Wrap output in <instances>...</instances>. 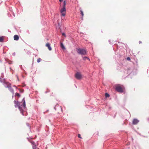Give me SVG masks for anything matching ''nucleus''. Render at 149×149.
<instances>
[{
  "label": "nucleus",
  "mask_w": 149,
  "mask_h": 149,
  "mask_svg": "<svg viewBox=\"0 0 149 149\" xmlns=\"http://www.w3.org/2000/svg\"><path fill=\"white\" fill-rule=\"evenodd\" d=\"M124 88L123 86L122 85L117 84L116 86V89L118 92H123Z\"/></svg>",
  "instance_id": "f257e3e1"
},
{
  "label": "nucleus",
  "mask_w": 149,
  "mask_h": 149,
  "mask_svg": "<svg viewBox=\"0 0 149 149\" xmlns=\"http://www.w3.org/2000/svg\"><path fill=\"white\" fill-rule=\"evenodd\" d=\"M77 53L81 55H86L87 54L86 50L81 48L77 49Z\"/></svg>",
  "instance_id": "f03ea898"
},
{
  "label": "nucleus",
  "mask_w": 149,
  "mask_h": 149,
  "mask_svg": "<svg viewBox=\"0 0 149 149\" xmlns=\"http://www.w3.org/2000/svg\"><path fill=\"white\" fill-rule=\"evenodd\" d=\"M14 103L15 104V107H18L20 111L22 113L23 115H24V113H23V110L20 107V104H19L18 102L14 101Z\"/></svg>",
  "instance_id": "7ed1b4c3"
},
{
  "label": "nucleus",
  "mask_w": 149,
  "mask_h": 149,
  "mask_svg": "<svg viewBox=\"0 0 149 149\" xmlns=\"http://www.w3.org/2000/svg\"><path fill=\"white\" fill-rule=\"evenodd\" d=\"M75 77L77 79H80L82 78V75L80 73L77 72L75 74Z\"/></svg>",
  "instance_id": "20e7f679"
},
{
  "label": "nucleus",
  "mask_w": 149,
  "mask_h": 149,
  "mask_svg": "<svg viewBox=\"0 0 149 149\" xmlns=\"http://www.w3.org/2000/svg\"><path fill=\"white\" fill-rule=\"evenodd\" d=\"M66 8H63L61 9L60 12L61 13V15L64 16L65 15Z\"/></svg>",
  "instance_id": "39448f33"
},
{
  "label": "nucleus",
  "mask_w": 149,
  "mask_h": 149,
  "mask_svg": "<svg viewBox=\"0 0 149 149\" xmlns=\"http://www.w3.org/2000/svg\"><path fill=\"white\" fill-rule=\"evenodd\" d=\"M31 143L32 144L33 149H39L36 146L35 143L33 141H31Z\"/></svg>",
  "instance_id": "423d86ee"
},
{
  "label": "nucleus",
  "mask_w": 149,
  "mask_h": 149,
  "mask_svg": "<svg viewBox=\"0 0 149 149\" xmlns=\"http://www.w3.org/2000/svg\"><path fill=\"white\" fill-rule=\"evenodd\" d=\"M139 122V120L136 119H134L132 121V124L134 125L137 124Z\"/></svg>",
  "instance_id": "0eeeda50"
},
{
  "label": "nucleus",
  "mask_w": 149,
  "mask_h": 149,
  "mask_svg": "<svg viewBox=\"0 0 149 149\" xmlns=\"http://www.w3.org/2000/svg\"><path fill=\"white\" fill-rule=\"evenodd\" d=\"M46 46L48 47V49L49 51H51L52 49L50 46V44L48 43H46Z\"/></svg>",
  "instance_id": "6e6552de"
},
{
  "label": "nucleus",
  "mask_w": 149,
  "mask_h": 149,
  "mask_svg": "<svg viewBox=\"0 0 149 149\" xmlns=\"http://www.w3.org/2000/svg\"><path fill=\"white\" fill-rule=\"evenodd\" d=\"M11 86V85L9 83H8L7 84V87L9 89L11 90L13 92V89H12Z\"/></svg>",
  "instance_id": "1a4fd4ad"
},
{
  "label": "nucleus",
  "mask_w": 149,
  "mask_h": 149,
  "mask_svg": "<svg viewBox=\"0 0 149 149\" xmlns=\"http://www.w3.org/2000/svg\"><path fill=\"white\" fill-rule=\"evenodd\" d=\"M14 38L15 40H19V36L17 35H15L14 36Z\"/></svg>",
  "instance_id": "9d476101"
},
{
  "label": "nucleus",
  "mask_w": 149,
  "mask_h": 149,
  "mask_svg": "<svg viewBox=\"0 0 149 149\" xmlns=\"http://www.w3.org/2000/svg\"><path fill=\"white\" fill-rule=\"evenodd\" d=\"M23 101H24V102L23 103L22 105L24 108H26V104L24 98L23 99Z\"/></svg>",
  "instance_id": "9b49d317"
},
{
  "label": "nucleus",
  "mask_w": 149,
  "mask_h": 149,
  "mask_svg": "<svg viewBox=\"0 0 149 149\" xmlns=\"http://www.w3.org/2000/svg\"><path fill=\"white\" fill-rule=\"evenodd\" d=\"M79 10H80V12L81 13V15H82V18L84 15V14L83 13V11L81 10V8H79Z\"/></svg>",
  "instance_id": "f8f14e48"
},
{
  "label": "nucleus",
  "mask_w": 149,
  "mask_h": 149,
  "mask_svg": "<svg viewBox=\"0 0 149 149\" xmlns=\"http://www.w3.org/2000/svg\"><path fill=\"white\" fill-rule=\"evenodd\" d=\"M66 1H64L63 3V8H65V5H66Z\"/></svg>",
  "instance_id": "ddd939ff"
},
{
  "label": "nucleus",
  "mask_w": 149,
  "mask_h": 149,
  "mask_svg": "<svg viewBox=\"0 0 149 149\" xmlns=\"http://www.w3.org/2000/svg\"><path fill=\"white\" fill-rule=\"evenodd\" d=\"M61 46L62 48H63V49H65V47L63 45V44L62 43H61Z\"/></svg>",
  "instance_id": "4468645a"
},
{
  "label": "nucleus",
  "mask_w": 149,
  "mask_h": 149,
  "mask_svg": "<svg viewBox=\"0 0 149 149\" xmlns=\"http://www.w3.org/2000/svg\"><path fill=\"white\" fill-rule=\"evenodd\" d=\"M41 60H42V59H41L40 58H38L37 60V62H38V63H39L41 61Z\"/></svg>",
  "instance_id": "2eb2a0df"
},
{
  "label": "nucleus",
  "mask_w": 149,
  "mask_h": 149,
  "mask_svg": "<svg viewBox=\"0 0 149 149\" xmlns=\"http://www.w3.org/2000/svg\"><path fill=\"white\" fill-rule=\"evenodd\" d=\"M3 37H0V42H3Z\"/></svg>",
  "instance_id": "dca6fc26"
},
{
  "label": "nucleus",
  "mask_w": 149,
  "mask_h": 149,
  "mask_svg": "<svg viewBox=\"0 0 149 149\" xmlns=\"http://www.w3.org/2000/svg\"><path fill=\"white\" fill-rule=\"evenodd\" d=\"M105 96L106 97H109V95L108 93H106L105 94Z\"/></svg>",
  "instance_id": "f3484780"
},
{
  "label": "nucleus",
  "mask_w": 149,
  "mask_h": 149,
  "mask_svg": "<svg viewBox=\"0 0 149 149\" xmlns=\"http://www.w3.org/2000/svg\"><path fill=\"white\" fill-rule=\"evenodd\" d=\"M15 95L17 96L18 97H20V95H19V94L17 93H15Z\"/></svg>",
  "instance_id": "a211bd4d"
},
{
  "label": "nucleus",
  "mask_w": 149,
  "mask_h": 149,
  "mask_svg": "<svg viewBox=\"0 0 149 149\" xmlns=\"http://www.w3.org/2000/svg\"><path fill=\"white\" fill-rule=\"evenodd\" d=\"M87 59H89V58L86 57H84L83 58V59L84 60H85Z\"/></svg>",
  "instance_id": "6ab92c4d"
},
{
  "label": "nucleus",
  "mask_w": 149,
  "mask_h": 149,
  "mask_svg": "<svg viewBox=\"0 0 149 149\" xmlns=\"http://www.w3.org/2000/svg\"><path fill=\"white\" fill-rule=\"evenodd\" d=\"M78 137L79 138H81V139L82 138L81 137V135L80 134H78Z\"/></svg>",
  "instance_id": "aec40b11"
},
{
  "label": "nucleus",
  "mask_w": 149,
  "mask_h": 149,
  "mask_svg": "<svg viewBox=\"0 0 149 149\" xmlns=\"http://www.w3.org/2000/svg\"><path fill=\"white\" fill-rule=\"evenodd\" d=\"M127 59L128 61L130 60V58L129 57H128L127 58Z\"/></svg>",
  "instance_id": "412c9836"
},
{
  "label": "nucleus",
  "mask_w": 149,
  "mask_h": 149,
  "mask_svg": "<svg viewBox=\"0 0 149 149\" xmlns=\"http://www.w3.org/2000/svg\"><path fill=\"white\" fill-rule=\"evenodd\" d=\"M24 90L23 89H21L19 90V91L20 92L22 93L24 92Z\"/></svg>",
  "instance_id": "4be33fe9"
},
{
  "label": "nucleus",
  "mask_w": 149,
  "mask_h": 149,
  "mask_svg": "<svg viewBox=\"0 0 149 149\" xmlns=\"http://www.w3.org/2000/svg\"><path fill=\"white\" fill-rule=\"evenodd\" d=\"M62 35L63 36H64L65 37H66V36H65V34L64 33H62Z\"/></svg>",
  "instance_id": "5701e85b"
},
{
  "label": "nucleus",
  "mask_w": 149,
  "mask_h": 149,
  "mask_svg": "<svg viewBox=\"0 0 149 149\" xmlns=\"http://www.w3.org/2000/svg\"><path fill=\"white\" fill-rule=\"evenodd\" d=\"M26 124V125H27V126L29 127V124L28 123H27Z\"/></svg>",
  "instance_id": "b1692460"
},
{
  "label": "nucleus",
  "mask_w": 149,
  "mask_h": 149,
  "mask_svg": "<svg viewBox=\"0 0 149 149\" xmlns=\"http://www.w3.org/2000/svg\"><path fill=\"white\" fill-rule=\"evenodd\" d=\"M139 44H140L141 43H142V42L141 41H139Z\"/></svg>",
  "instance_id": "393cba45"
},
{
  "label": "nucleus",
  "mask_w": 149,
  "mask_h": 149,
  "mask_svg": "<svg viewBox=\"0 0 149 149\" xmlns=\"http://www.w3.org/2000/svg\"><path fill=\"white\" fill-rule=\"evenodd\" d=\"M9 64H11L12 63V62L11 61L10 62H9Z\"/></svg>",
  "instance_id": "a878e982"
},
{
  "label": "nucleus",
  "mask_w": 149,
  "mask_h": 149,
  "mask_svg": "<svg viewBox=\"0 0 149 149\" xmlns=\"http://www.w3.org/2000/svg\"><path fill=\"white\" fill-rule=\"evenodd\" d=\"M59 1L60 2H61L63 0H59Z\"/></svg>",
  "instance_id": "bb28decb"
},
{
  "label": "nucleus",
  "mask_w": 149,
  "mask_h": 149,
  "mask_svg": "<svg viewBox=\"0 0 149 149\" xmlns=\"http://www.w3.org/2000/svg\"><path fill=\"white\" fill-rule=\"evenodd\" d=\"M59 112H58V113H59Z\"/></svg>",
  "instance_id": "cd10ccee"
}]
</instances>
